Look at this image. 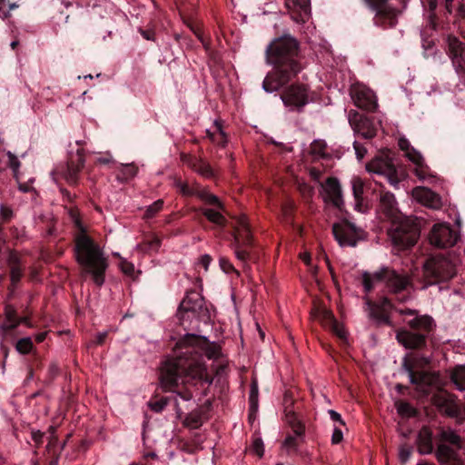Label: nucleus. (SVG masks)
Returning <instances> with one entry per match:
<instances>
[{"label":"nucleus","instance_id":"nucleus-44","mask_svg":"<svg viewBox=\"0 0 465 465\" xmlns=\"http://www.w3.org/2000/svg\"><path fill=\"white\" fill-rule=\"evenodd\" d=\"M324 317L330 321L332 322V329L335 331V333L341 339L346 338V331L343 330L341 326H340L334 320L333 315L329 311H324Z\"/></svg>","mask_w":465,"mask_h":465},{"label":"nucleus","instance_id":"nucleus-36","mask_svg":"<svg viewBox=\"0 0 465 465\" xmlns=\"http://www.w3.org/2000/svg\"><path fill=\"white\" fill-rule=\"evenodd\" d=\"M203 213L211 223L222 227L226 225V219L220 212L213 209H205Z\"/></svg>","mask_w":465,"mask_h":465},{"label":"nucleus","instance_id":"nucleus-19","mask_svg":"<svg viewBox=\"0 0 465 465\" xmlns=\"http://www.w3.org/2000/svg\"><path fill=\"white\" fill-rule=\"evenodd\" d=\"M349 121L354 131L363 138L371 139L376 135V129L371 121L356 111H350Z\"/></svg>","mask_w":465,"mask_h":465},{"label":"nucleus","instance_id":"nucleus-22","mask_svg":"<svg viewBox=\"0 0 465 465\" xmlns=\"http://www.w3.org/2000/svg\"><path fill=\"white\" fill-rule=\"evenodd\" d=\"M84 158L81 150H77L75 158H71L63 173V177L69 184H75L78 180V173L84 167Z\"/></svg>","mask_w":465,"mask_h":465},{"label":"nucleus","instance_id":"nucleus-17","mask_svg":"<svg viewBox=\"0 0 465 465\" xmlns=\"http://www.w3.org/2000/svg\"><path fill=\"white\" fill-rule=\"evenodd\" d=\"M432 402L450 417H458L460 415V407L457 403L456 395L447 391H440L434 394L432 396Z\"/></svg>","mask_w":465,"mask_h":465},{"label":"nucleus","instance_id":"nucleus-9","mask_svg":"<svg viewBox=\"0 0 465 465\" xmlns=\"http://www.w3.org/2000/svg\"><path fill=\"white\" fill-rule=\"evenodd\" d=\"M410 381L416 386V390L423 395H428L432 388L440 386V376L437 372L415 371L411 366L405 364Z\"/></svg>","mask_w":465,"mask_h":465},{"label":"nucleus","instance_id":"nucleus-2","mask_svg":"<svg viewBox=\"0 0 465 465\" xmlns=\"http://www.w3.org/2000/svg\"><path fill=\"white\" fill-rule=\"evenodd\" d=\"M298 55L299 42L290 35L275 38L267 46V61L274 68L263 80L262 88L265 92L280 90L301 72Z\"/></svg>","mask_w":465,"mask_h":465},{"label":"nucleus","instance_id":"nucleus-48","mask_svg":"<svg viewBox=\"0 0 465 465\" xmlns=\"http://www.w3.org/2000/svg\"><path fill=\"white\" fill-rule=\"evenodd\" d=\"M257 398H258V386L256 382H252L251 386V392H250V402L251 407L252 409H255L257 407Z\"/></svg>","mask_w":465,"mask_h":465},{"label":"nucleus","instance_id":"nucleus-46","mask_svg":"<svg viewBox=\"0 0 465 465\" xmlns=\"http://www.w3.org/2000/svg\"><path fill=\"white\" fill-rule=\"evenodd\" d=\"M412 453V448L409 445H401L399 450V459L402 463H406Z\"/></svg>","mask_w":465,"mask_h":465},{"label":"nucleus","instance_id":"nucleus-31","mask_svg":"<svg viewBox=\"0 0 465 465\" xmlns=\"http://www.w3.org/2000/svg\"><path fill=\"white\" fill-rule=\"evenodd\" d=\"M208 138L214 143L220 146H225L227 143V136L223 130L222 124L219 121H215L213 124V130H206Z\"/></svg>","mask_w":465,"mask_h":465},{"label":"nucleus","instance_id":"nucleus-10","mask_svg":"<svg viewBox=\"0 0 465 465\" xmlns=\"http://www.w3.org/2000/svg\"><path fill=\"white\" fill-rule=\"evenodd\" d=\"M284 105L300 111L308 104V89L303 84H292L281 94Z\"/></svg>","mask_w":465,"mask_h":465},{"label":"nucleus","instance_id":"nucleus-27","mask_svg":"<svg viewBox=\"0 0 465 465\" xmlns=\"http://www.w3.org/2000/svg\"><path fill=\"white\" fill-rule=\"evenodd\" d=\"M366 305L368 307L370 317L374 319L377 323L393 326L389 313L385 308L380 306L379 304L372 303L369 300H366Z\"/></svg>","mask_w":465,"mask_h":465},{"label":"nucleus","instance_id":"nucleus-30","mask_svg":"<svg viewBox=\"0 0 465 465\" xmlns=\"http://www.w3.org/2000/svg\"><path fill=\"white\" fill-rule=\"evenodd\" d=\"M203 301L196 292H187L186 297L182 301L180 308L185 312H196L203 307Z\"/></svg>","mask_w":465,"mask_h":465},{"label":"nucleus","instance_id":"nucleus-29","mask_svg":"<svg viewBox=\"0 0 465 465\" xmlns=\"http://www.w3.org/2000/svg\"><path fill=\"white\" fill-rule=\"evenodd\" d=\"M252 245H248V242H242L240 235L237 234L236 239L232 242V249L234 252L235 257L239 262L245 266L250 259V248Z\"/></svg>","mask_w":465,"mask_h":465},{"label":"nucleus","instance_id":"nucleus-20","mask_svg":"<svg viewBox=\"0 0 465 465\" xmlns=\"http://www.w3.org/2000/svg\"><path fill=\"white\" fill-rule=\"evenodd\" d=\"M411 194L414 200L426 207L437 210L442 205L440 196L427 187L417 186Z\"/></svg>","mask_w":465,"mask_h":465},{"label":"nucleus","instance_id":"nucleus-14","mask_svg":"<svg viewBox=\"0 0 465 465\" xmlns=\"http://www.w3.org/2000/svg\"><path fill=\"white\" fill-rule=\"evenodd\" d=\"M351 96L354 104L367 111H374L377 108V101L373 92L361 84H354L351 88Z\"/></svg>","mask_w":465,"mask_h":465},{"label":"nucleus","instance_id":"nucleus-33","mask_svg":"<svg viewBox=\"0 0 465 465\" xmlns=\"http://www.w3.org/2000/svg\"><path fill=\"white\" fill-rule=\"evenodd\" d=\"M450 379L458 390L465 391V366L455 368L451 372Z\"/></svg>","mask_w":465,"mask_h":465},{"label":"nucleus","instance_id":"nucleus-11","mask_svg":"<svg viewBox=\"0 0 465 465\" xmlns=\"http://www.w3.org/2000/svg\"><path fill=\"white\" fill-rule=\"evenodd\" d=\"M458 241L457 232L447 223H438L433 225L430 242L438 248H448L453 246Z\"/></svg>","mask_w":465,"mask_h":465},{"label":"nucleus","instance_id":"nucleus-23","mask_svg":"<svg viewBox=\"0 0 465 465\" xmlns=\"http://www.w3.org/2000/svg\"><path fill=\"white\" fill-rule=\"evenodd\" d=\"M16 310L12 305H6L5 308V320L0 323V336L4 340L13 333V331L19 326V321Z\"/></svg>","mask_w":465,"mask_h":465},{"label":"nucleus","instance_id":"nucleus-64","mask_svg":"<svg viewBox=\"0 0 465 465\" xmlns=\"http://www.w3.org/2000/svg\"><path fill=\"white\" fill-rule=\"evenodd\" d=\"M211 261H212V259L208 254H205L201 257L200 263L203 266L205 271H207Z\"/></svg>","mask_w":465,"mask_h":465},{"label":"nucleus","instance_id":"nucleus-40","mask_svg":"<svg viewBox=\"0 0 465 465\" xmlns=\"http://www.w3.org/2000/svg\"><path fill=\"white\" fill-rule=\"evenodd\" d=\"M310 153L316 158L324 157L326 153V143L322 141H314L311 144Z\"/></svg>","mask_w":465,"mask_h":465},{"label":"nucleus","instance_id":"nucleus-56","mask_svg":"<svg viewBox=\"0 0 465 465\" xmlns=\"http://www.w3.org/2000/svg\"><path fill=\"white\" fill-rule=\"evenodd\" d=\"M177 188L179 189L180 193L183 195H191L193 194V190L188 186L187 183L178 182L176 183Z\"/></svg>","mask_w":465,"mask_h":465},{"label":"nucleus","instance_id":"nucleus-13","mask_svg":"<svg viewBox=\"0 0 465 465\" xmlns=\"http://www.w3.org/2000/svg\"><path fill=\"white\" fill-rule=\"evenodd\" d=\"M447 44L448 54L456 73L461 77L465 76V44L452 35L447 37Z\"/></svg>","mask_w":465,"mask_h":465},{"label":"nucleus","instance_id":"nucleus-16","mask_svg":"<svg viewBox=\"0 0 465 465\" xmlns=\"http://www.w3.org/2000/svg\"><path fill=\"white\" fill-rule=\"evenodd\" d=\"M396 340L406 349L419 350L426 346L427 335L401 328L396 331Z\"/></svg>","mask_w":465,"mask_h":465},{"label":"nucleus","instance_id":"nucleus-12","mask_svg":"<svg viewBox=\"0 0 465 465\" xmlns=\"http://www.w3.org/2000/svg\"><path fill=\"white\" fill-rule=\"evenodd\" d=\"M321 195L326 203H330L340 211H342L344 202L341 184L337 178L329 177L321 183Z\"/></svg>","mask_w":465,"mask_h":465},{"label":"nucleus","instance_id":"nucleus-1","mask_svg":"<svg viewBox=\"0 0 465 465\" xmlns=\"http://www.w3.org/2000/svg\"><path fill=\"white\" fill-rule=\"evenodd\" d=\"M185 349L183 357H178L164 362L161 371V382L166 389L189 382L191 380H203L212 383L206 368L202 361V355L208 359H216L221 354V347L215 342H210L205 337L195 334H186L179 342Z\"/></svg>","mask_w":465,"mask_h":465},{"label":"nucleus","instance_id":"nucleus-57","mask_svg":"<svg viewBox=\"0 0 465 465\" xmlns=\"http://www.w3.org/2000/svg\"><path fill=\"white\" fill-rule=\"evenodd\" d=\"M15 340V336L13 335V333H11L7 339L4 340L2 338V341H1V351L5 353V355L6 356L7 353H8V351H9V348L7 346V343L8 342H13Z\"/></svg>","mask_w":465,"mask_h":465},{"label":"nucleus","instance_id":"nucleus-61","mask_svg":"<svg viewBox=\"0 0 465 465\" xmlns=\"http://www.w3.org/2000/svg\"><path fill=\"white\" fill-rule=\"evenodd\" d=\"M328 412H329L330 418L333 421H337V422L341 423V425H345V423L342 420L341 415L337 411H335L333 410H330Z\"/></svg>","mask_w":465,"mask_h":465},{"label":"nucleus","instance_id":"nucleus-63","mask_svg":"<svg viewBox=\"0 0 465 465\" xmlns=\"http://www.w3.org/2000/svg\"><path fill=\"white\" fill-rule=\"evenodd\" d=\"M43 436H44V433L41 432L40 430L32 431V439L36 444H39L42 442Z\"/></svg>","mask_w":465,"mask_h":465},{"label":"nucleus","instance_id":"nucleus-5","mask_svg":"<svg viewBox=\"0 0 465 465\" xmlns=\"http://www.w3.org/2000/svg\"><path fill=\"white\" fill-rule=\"evenodd\" d=\"M461 439L453 430L442 429L439 434L436 457L441 465H465V458L458 450Z\"/></svg>","mask_w":465,"mask_h":465},{"label":"nucleus","instance_id":"nucleus-60","mask_svg":"<svg viewBox=\"0 0 465 465\" xmlns=\"http://www.w3.org/2000/svg\"><path fill=\"white\" fill-rule=\"evenodd\" d=\"M208 204L217 205L221 210H224L223 204L220 202L217 196L211 194L208 196V200L206 202Z\"/></svg>","mask_w":465,"mask_h":465},{"label":"nucleus","instance_id":"nucleus-32","mask_svg":"<svg viewBox=\"0 0 465 465\" xmlns=\"http://www.w3.org/2000/svg\"><path fill=\"white\" fill-rule=\"evenodd\" d=\"M285 420L288 425L292 428L294 434L297 436H303L305 432V426L302 421L298 418L293 411H286Z\"/></svg>","mask_w":465,"mask_h":465},{"label":"nucleus","instance_id":"nucleus-59","mask_svg":"<svg viewBox=\"0 0 465 465\" xmlns=\"http://www.w3.org/2000/svg\"><path fill=\"white\" fill-rule=\"evenodd\" d=\"M309 174H310L312 179H313L314 181L319 182L321 177H322V172L320 169H318V168L310 167L309 168Z\"/></svg>","mask_w":465,"mask_h":465},{"label":"nucleus","instance_id":"nucleus-58","mask_svg":"<svg viewBox=\"0 0 465 465\" xmlns=\"http://www.w3.org/2000/svg\"><path fill=\"white\" fill-rule=\"evenodd\" d=\"M342 439H343L342 431L340 429L335 428L333 430V433L331 436V443L338 444L342 440Z\"/></svg>","mask_w":465,"mask_h":465},{"label":"nucleus","instance_id":"nucleus-49","mask_svg":"<svg viewBox=\"0 0 465 465\" xmlns=\"http://www.w3.org/2000/svg\"><path fill=\"white\" fill-rule=\"evenodd\" d=\"M13 216V211L10 207L5 206L4 204L0 205V218L6 222L10 220Z\"/></svg>","mask_w":465,"mask_h":465},{"label":"nucleus","instance_id":"nucleus-52","mask_svg":"<svg viewBox=\"0 0 465 465\" xmlns=\"http://www.w3.org/2000/svg\"><path fill=\"white\" fill-rule=\"evenodd\" d=\"M220 266L227 273L236 272L230 261L224 257L220 258Z\"/></svg>","mask_w":465,"mask_h":465},{"label":"nucleus","instance_id":"nucleus-7","mask_svg":"<svg viewBox=\"0 0 465 465\" xmlns=\"http://www.w3.org/2000/svg\"><path fill=\"white\" fill-rule=\"evenodd\" d=\"M424 278L428 284L447 282L456 275V265L444 256H434L423 266Z\"/></svg>","mask_w":465,"mask_h":465},{"label":"nucleus","instance_id":"nucleus-35","mask_svg":"<svg viewBox=\"0 0 465 465\" xmlns=\"http://www.w3.org/2000/svg\"><path fill=\"white\" fill-rule=\"evenodd\" d=\"M192 168L203 177L211 178L213 176V171L210 164L203 160H194Z\"/></svg>","mask_w":465,"mask_h":465},{"label":"nucleus","instance_id":"nucleus-39","mask_svg":"<svg viewBox=\"0 0 465 465\" xmlns=\"http://www.w3.org/2000/svg\"><path fill=\"white\" fill-rule=\"evenodd\" d=\"M10 265H11V272H10V276H11V281H12V283L13 284H15L16 282H18L22 277V269L18 263V259L16 256L15 255H12L10 257Z\"/></svg>","mask_w":465,"mask_h":465},{"label":"nucleus","instance_id":"nucleus-4","mask_svg":"<svg viewBox=\"0 0 465 465\" xmlns=\"http://www.w3.org/2000/svg\"><path fill=\"white\" fill-rule=\"evenodd\" d=\"M379 282L384 283L391 293H400L411 285V278L406 272H398L392 268L382 267L379 271L362 273V284L366 292L371 291Z\"/></svg>","mask_w":465,"mask_h":465},{"label":"nucleus","instance_id":"nucleus-26","mask_svg":"<svg viewBox=\"0 0 465 465\" xmlns=\"http://www.w3.org/2000/svg\"><path fill=\"white\" fill-rule=\"evenodd\" d=\"M233 230V241L236 239L237 234H239L242 242L246 241L248 242V245H252V235L247 217L244 214H241L235 218Z\"/></svg>","mask_w":465,"mask_h":465},{"label":"nucleus","instance_id":"nucleus-15","mask_svg":"<svg viewBox=\"0 0 465 465\" xmlns=\"http://www.w3.org/2000/svg\"><path fill=\"white\" fill-rule=\"evenodd\" d=\"M366 169L370 173L384 175L387 177L389 183L393 186H397L400 183V179L397 175V170L389 160L375 158L367 163Z\"/></svg>","mask_w":465,"mask_h":465},{"label":"nucleus","instance_id":"nucleus-21","mask_svg":"<svg viewBox=\"0 0 465 465\" xmlns=\"http://www.w3.org/2000/svg\"><path fill=\"white\" fill-rule=\"evenodd\" d=\"M332 232L341 246H355L357 244V235L350 224H338L332 226Z\"/></svg>","mask_w":465,"mask_h":465},{"label":"nucleus","instance_id":"nucleus-38","mask_svg":"<svg viewBox=\"0 0 465 465\" xmlns=\"http://www.w3.org/2000/svg\"><path fill=\"white\" fill-rule=\"evenodd\" d=\"M303 436L289 435L285 438L282 442V448L286 449L287 451H296L302 442Z\"/></svg>","mask_w":465,"mask_h":465},{"label":"nucleus","instance_id":"nucleus-6","mask_svg":"<svg viewBox=\"0 0 465 465\" xmlns=\"http://www.w3.org/2000/svg\"><path fill=\"white\" fill-rule=\"evenodd\" d=\"M389 235L399 250H404L417 242L420 237V227L415 218L401 216L392 221Z\"/></svg>","mask_w":465,"mask_h":465},{"label":"nucleus","instance_id":"nucleus-24","mask_svg":"<svg viewBox=\"0 0 465 465\" xmlns=\"http://www.w3.org/2000/svg\"><path fill=\"white\" fill-rule=\"evenodd\" d=\"M405 156L415 165L414 173L420 180L422 181L428 177H433L430 173V168L425 163L423 156L415 148H412L411 151L405 153Z\"/></svg>","mask_w":465,"mask_h":465},{"label":"nucleus","instance_id":"nucleus-55","mask_svg":"<svg viewBox=\"0 0 465 465\" xmlns=\"http://www.w3.org/2000/svg\"><path fill=\"white\" fill-rule=\"evenodd\" d=\"M399 147L401 150H402L405 153H407L409 151H411L413 147L411 145L408 139L402 137L399 139L398 142Z\"/></svg>","mask_w":465,"mask_h":465},{"label":"nucleus","instance_id":"nucleus-62","mask_svg":"<svg viewBox=\"0 0 465 465\" xmlns=\"http://www.w3.org/2000/svg\"><path fill=\"white\" fill-rule=\"evenodd\" d=\"M48 372H49L50 378L53 380L59 372V368H58L57 364L51 363L48 368Z\"/></svg>","mask_w":465,"mask_h":465},{"label":"nucleus","instance_id":"nucleus-51","mask_svg":"<svg viewBox=\"0 0 465 465\" xmlns=\"http://www.w3.org/2000/svg\"><path fill=\"white\" fill-rule=\"evenodd\" d=\"M122 272L126 275L132 276L134 272V267L132 263L123 260L119 264Z\"/></svg>","mask_w":465,"mask_h":465},{"label":"nucleus","instance_id":"nucleus-41","mask_svg":"<svg viewBox=\"0 0 465 465\" xmlns=\"http://www.w3.org/2000/svg\"><path fill=\"white\" fill-rule=\"evenodd\" d=\"M16 351L21 354H27L33 349V341L31 338L25 337L18 340L15 343Z\"/></svg>","mask_w":465,"mask_h":465},{"label":"nucleus","instance_id":"nucleus-3","mask_svg":"<svg viewBox=\"0 0 465 465\" xmlns=\"http://www.w3.org/2000/svg\"><path fill=\"white\" fill-rule=\"evenodd\" d=\"M74 222L80 231L74 238V256L81 266V275L91 276L94 282L101 286L104 282L107 260L100 246L85 233L81 222L78 219Z\"/></svg>","mask_w":465,"mask_h":465},{"label":"nucleus","instance_id":"nucleus-18","mask_svg":"<svg viewBox=\"0 0 465 465\" xmlns=\"http://www.w3.org/2000/svg\"><path fill=\"white\" fill-rule=\"evenodd\" d=\"M284 2L285 7L288 9L291 17L294 22L303 24L310 19V0H284Z\"/></svg>","mask_w":465,"mask_h":465},{"label":"nucleus","instance_id":"nucleus-43","mask_svg":"<svg viewBox=\"0 0 465 465\" xmlns=\"http://www.w3.org/2000/svg\"><path fill=\"white\" fill-rule=\"evenodd\" d=\"M249 450L257 455L259 458H262L264 454V445L263 441L261 438H254L252 440V445L249 448Z\"/></svg>","mask_w":465,"mask_h":465},{"label":"nucleus","instance_id":"nucleus-50","mask_svg":"<svg viewBox=\"0 0 465 465\" xmlns=\"http://www.w3.org/2000/svg\"><path fill=\"white\" fill-rule=\"evenodd\" d=\"M7 156H8V159H9V166L10 168L15 173L18 171L19 167H20V161L18 160V158L13 154L11 152H8L7 153Z\"/></svg>","mask_w":465,"mask_h":465},{"label":"nucleus","instance_id":"nucleus-53","mask_svg":"<svg viewBox=\"0 0 465 465\" xmlns=\"http://www.w3.org/2000/svg\"><path fill=\"white\" fill-rule=\"evenodd\" d=\"M356 156L359 160H361L367 153L366 148L358 142L353 143Z\"/></svg>","mask_w":465,"mask_h":465},{"label":"nucleus","instance_id":"nucleus-42","mask_svg":"<svg viewBox=\"0 0 465 465\" xmlns=\"http://www.w3.org/2000/svg\"><path fill=\"white\" fill-rule=\"evenodd\" d=\"M202 424V417L197 413H190L184 420V425L190 429H198Z\"/></svg>","mask_w":465,"mask_h":465},{"label":"nucleus","instance_id":"nucleus-37","mask_svg":"<svg viewBox=\"0 0 465 465\" xmlns=\"http://www.w3.org/2000/svg\"><path fill=\"white\" fill-rule=\"evenodd\" d=\"M395 407L398 413L402 417H414L417 414L416 410L408 402L398 401L395 402Z\"/></svg>","mask_w":465,"mask_h":465},{"label":"nucleus","instance_id":"nucleus-34","mask_svg":"<svg viewBox=\"0 0 465 465\" xmlns=\"http://www.w3.org/2000/svg\"><path fill=\"white\" fill-rule=\"evenodd\" d=\"M351 183H352L353 195H354V198L356 201L355 206H356V209L361 211L364 184L361 178H353L351 181Z\"/></svg>","mask_w":465,"mask_h":465},{"label":"nucleus","instance_id":"nucleus-28","mask_svg":"<svg viewBox=\"0 0 465 465\" xmlns=\"http://www.w3.org/2000/svg\"><path fill=\"white\" fill-rule=\"evenodd\" d=\"M418 450L420 454H430L433 450L432 433L428 427L420 429L417 438Z\"/></svg>","mask_w":465,"mask_h":465},{"label":"nucleus","instance_id":"nucleus-8","mask_svg":"<svg viewBox=\"0 0 465 465\" xmlns=\"http://www.w3.org/2000/svg\"><path fill=\"white\" fill-rule=\"evenodd\" d=\"M396 312L403 316V322L413 331L428 335L436 327L432 317L427 314H420L417 310L404 308L396 309Z\"/></svg>","mask_w":465,"mask_h":465},{"label":"nucleus","instance_id":"nucleus-47","mask_svg":"<svg viewBox=\"0 0 465 465\" xmlns=\"http://www.w3.org/2000/svg\"><path fill=\"white\" fill-rule=\"evenodd\" d=\"M163 206V201L159 199L155 201L150 206H147V219L154 216L157 213H159Z\"/></svg>","mask_w":465,"mask_h":465},{"label":"nucleus","instance_id":"nucleus-45","mask_svg":"<svg viewBox=\"0 0 465 465\" xmlns=\"http://www.w3.org/2000/svg\"><path fill=\"white\" fill-rule=\"evenodd\" d=\"M168 403V399L167 398H161L159 400H153L151 401L147 405L150 407V409L155 412H160L162 411L164 407L167 405Z\"/></svg>","mask_w":465,"mask_h":465},{"label":"nucleus","instance_id":"nucleus-25","mask_svg":"<svg viewBox=\"0 0 465 465\" xmlns=\"http://www.w3.org/2000/svg\"><path fill=\"white\" fill-rule=\"evenodd\" d=\"M380 210L391 221L402 216L396 207V200L391 193H384L381 195Z\"/></svg>","mask_w":465,"mask_h":465},{"label":"nucleus","instance_id":"nucleus-54","mask_svg":"<svg viewBox=\"0 0 465 465\" xmlns=\"http://www.w3.org/2000/svg\"><path fill=\"white\" fill-rule=\"evenodd\" d=\"M150 238H152V240L150 242L147 240V250L148 249H152V250H155L156 251L159 248V246H160L161 241L154 234L150 235Z\"/></svg>","mask_w":465,"mask_h":465}]
</instances>
